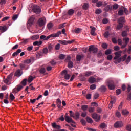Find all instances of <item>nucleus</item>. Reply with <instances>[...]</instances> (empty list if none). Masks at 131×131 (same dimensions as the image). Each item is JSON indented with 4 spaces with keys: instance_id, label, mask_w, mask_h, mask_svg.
Wrapping results in <instances>:
<instances>
[{
    "instance_id": "nucleus-54",
    "label": "nucleus",
    "mask_w": 131,
    "mask_h": 131,
    "mask_svg": "<svg viewBox=\"0 0 131 131\" xmlns=\"http://www.w3.org/2000/svg\"><path fill=\"white\" fill-rule=\"evenodd\" d=\"M130 61H131V57H130V56H129L126 58L125 62H126V64H128V63H129V62H130Z\"/></svg>"
},
{
    "instance_id": "nucleus-29",
    "label": "nucleus",
    "mask_w": 131,
    "mask_h": 131,
    "mask_svg": "<svg viewBox=\"0 0 131 131\" xmlns=\"http://www.w3.org/2000/svg\"><path fill=\"white\" fill-rule=\"evenodd\" d=\"M123 27V24L121 23H119L118 25L117 26V29L119 30V29H121Z\"/></svg>"
},
{
    "instance_id": "nucleus-4",
    "label": "nucleus",
    "mask_w": 131,
    "mask_h": 131,
    "mask_svg": "<svg viewBox=\"0 0 131 131\" xmlns=\"http://www.w3.org/2000/svg\"><path fill=\"white\" fill-rule=\"evenodd\" d=\"M106 83L110 90H114V89H115V85L114 84L113 80L108 79L106 80Z\"/></svg>"
},
{
    "instance_id": "nucleus-58",
    "label": "nucleus",
    "mask_w": 131,
    "mask_h": 131,
    "mask_svg": "<svg viewBox=\"0 0 131 131\" xmlns=\"http://www.w3.org/2000/svg\"><path fill=\"white\" fill-rule=\"evenodd\" d=\"M105 54L106 55H110V54H111V50L110 49H107L105 51Z\"/></svg>"
},
{
    "instance_id": "nucleus-6",
    "label": "nucleus",
    "mask_w": 131,
    "mask_h": 131,
    "mask_svg": "<svg viewBox=\"0 0 131 131\" xmlns=\"http://www.w3.org/2000/svg\"><path fill=\"white\" fill-rule=\"evenodd\" d=\"M12 77H13V74L11 73L9 75L7 76V78L4 79L3 81L6 84H11V80H12Z\"/></svg>"
},
{
    "instance_id": "nucleus-20",
    "label": "nucleus",
    "mask_w": 131,
    "mask_h": 131,
    "mask_svg": "<svg viewBox=\"0 0 131 131\" xmlns=\"http://www.w3.org/2000/svg\"><path fill=\"white\" fill-rule=\"evenodd\" d=\"M99 90L100 92H102V93H105L107 89L106 88V86L102 85L99 89Z\"/></svg>"
},
{
    "instance_id": "nucleus-57",
    "label": "nucleus",
    "mask_w": 131,
    "mask_h": 131,
    "mask_svg": "<svg viewBox=\"0 0 131 131\" xmlns=\"http://www.w3.org/2000/svg\"><path fill=\"white\" fill-rule=\"evenodd\" d=\"M42 52L43 54H48V52H49V50H48V48H44L43 49Z\"/></svg>"
},
{
    "instance_id": "nucleus-22",
    "label": "nucleus",
    "mask_w": 131,
    "mask_h": 131,
    "mask_svg": "<svg viewBox=\"0 0 131 131\" xmlns=\"http://www.w3.org/2000/svg\"><path fill=\"white\" fill-rule=\"evenodd\" d=\"M91 35H93V36H95V35H96V28L93 27L91 29Z\"/></svg>"
},
{
    "instance_id": "nucleus-46",
    "label": "nucleus",
    "mask_w": 131,
    "mask_h": 131,
    "mask_svg": "<svg viewBox=\"0 0 131 131\" xmlns=\"http://www.w3.org/2000/svg\"><path fill=\"white\" fill-rule=\"evenodd\" d=\"M54 46L52 44L48 45V50L49 52H52V50H53V47Z\"/></svg>"
},
{
    "instance_id": "nucleus-47",
    "label": "nucleus",
    "mask_w": 131,
    "mask_h": 131,
    "mask_svg": "<svg viewBox=\"0 0 131 131\" xmlns=\"http://www.w3.org/2000/svg\"><path fill=\"white\" fill-rule=\"evenodd\" d=\"M129 112L126 110H123L122 111V114L123 115H127V114H128Z\"/></svg>"
},
{
    "instance_id": "nucleus-21",
    "label": "nucleus",
    "mask_w": 131,
    "mask_h": 131,
    "mask_svg": "<svg viewBox=\"0 0 131 131\" xmlns=\"http://www.w3.org/2000/svg\"><path fill=\"white\" fill-rule=\"evenodd\" d=\"M91 75H93V72L89 71L84 73V76L85 77H89V76H91Z\"/></svg>"
},
{
    "instance_id": "nucleus-60",
    "label": "nucleus",
    "mask_w": 131,
    "mask_h": 131,
    "mask_svg": "<svg viewBox=\"0 0 131 131\" xmlns=\"http://www.w3.org/2000/svg\"><path fill=\"white\" fill-rule=\"evenodd\" d=\"M59 58L61 60H64L65 59V55H64V54H60V55H59Z\"/></svg>"
},
{
    "instance_id": "nucleus-44",
    "label": "nucleus",
    "mask_w": 131,
    "mask_h": 131,
    "mask_svg": "<svg viewBox=\"0 0 131 131\" xmlns=\"http://www.w3.org/2000/svg\"><path fill=\"white\" fill-rule=\"evenodd\" d=\"M10 98L11 101H14L15 100V96L12 93L10 94Z\"/></svg>"
},
{
    "instance_id": "nucleus-7",
    "label": "nucleus",
    "mask_w": 131,
    "mask_h": 131,
    "mask_svg": "<svg viewBox=\"0 0 131 131\" xmlns=\"http://www.w3.org/2000/svg\"><path fill=\"white\" fill-rule=\"evenodd\" d=\"M32 10L33 12L37 14H40V12H41V9H40V7L37 5H34Z\"/></svg>"
},
{
    "instance_id": "nucleus-38",
    "label": "nucleus",
    "mask_w": 131,
    "mask_h": 131,
    "mask_svg": "<svg viewBox=\"0 0 131 131\" xmlns=\"http://www.w3.org/2000/svg\"><path fill=\"white\" fill-rule=\"evenodd\" d=\"M96 6L97 7H98V8L102 7V6H103V2L102 1H99L98 2H97Z\"/></svg>"
},
{
    "instance_id": "nucleus-11",
    "label": "nucleus",
    "mask_w": 131,
    "mask_h": 131,
    "mask_svg": "<svg viewBox=\"0 0 131 131\" xmlns=\"http://www.w3.org/2000/svg\"><path fill=\"white\" fill-rule=\"evenodd\" d=\"M92 117L95 120L96 122L100 121V115H98L97 113H94L92 114Z\"/></svg>"
},
{
    "instance_id": "nucleus-1",
    "label": "nucleus",
    "mask_w": 131,
    "mask_h": 131,
    "mask_svg": "<svg viewBox=\"0 0 131 131\" xmlns=\"http://www.w3.org/2000/svg\"><path fill=\"white\" fill-rule=\"evenodd\" d=\"M61 34H62V32H61V31H59L57 32V33H53L47 36L42 35L40 36V39L47 41L49 40V39H50V38H51V37H59V36H60Z\"/></svg>"
},
{
    "instance_id": "nucleus-32",
    "label": "nucleus",
    "mask_w": 131,
    "mask_h": 131,
    "mask_svg": "<svg viewBox=\"0 0 131 131\" xmlns=\"http://www.w3.org/2000/svg\"><path fill=\"white\" fill-rule=\"evenodd\" d=\"M82 58H83V55H77L76 56L77 61H80Z\"/></svg>"
},
{
    "instance_id": "nucleus-52",
    "label": "nucleus",
    "mask_w": 131,
    "mask_h": 131,
    "mask_svg": "<svg viewBox=\"0 0 131 131\" xmlns=\"http://www.w3.org/2000/svg\"><path fill=\"white\" fill-rule=\"evenodd\" d=\"M33 78H33L32 76H30L28 79V83H30V82H31L32 80H33Z\"/></svg>"
},
{
    "instance_id": "nucleus-9",
    "label": "nucleus",
    "mask_w": 131,
    "mask_h": 131,
    "mask_svg": "<svg viewBox=\"0 0 131 131\" xmlns=\"http://www.w3.org/2000/svg\"><path fill=\"white\" fill-rule=\"evenodd\" d=\"M34 19L35 18L34 16H31L28 23L27 24V28H29L31 26H32L33 25V22H34Z\"/></svg>"
},
{
    "instance_id": "nucleus-42",
    "label": "nucleus",
    "mask_w": 131,
    "mask_h": 131,
    "mask_svg": "<svg viewBox=\"0 0 131 131\" xmlns=\"http://www.w3.org/2000/svg\"><path fill=\"white\" fill-rule=\"evenodd\" d=\"M89 112L90 113H93V112H95V107H90L89 108Z\"/></svg>"
},
{
    "instance_id": "nucleus-24",
    "label": "nucleus",
    "mask_w": 131,
    "mask_h": 131,
    "mask_svg": "<svg viewBox=\"0 0 131 131\" xmlns=\"http://www.w3.org/2000/svg\"><path fill=\"white\" fill-rule=\"evenodd\" d=\"M74 115V119H76V120L79 119V116H80V114L77 112L75 113Z\"/></svg>"
},
{
    "instance_id": "nucleus-13",
    "label": "nucleus",
    "mask_w": 131,
    "mask_h": 131,
    "mask_svg": "<svg viewBox=\"0 0 131 131\" xmlns=\"http://www.w3.org/2000/svg\"><path fill=\"white\" fill-rule=\"evenodd\" d=\"M19 66L21 70H27V69L29 68V66H28V65L23 64V63H20L19 64Z\"/></svg>"
},
{
    "instance_id": "nucleus-12",
    "label": "nucleus",
    "mask_w": 131,
    "mask_h": 131,
    "mask_svg": "<svg viewBox=\"0 0 131 131\" xmlns=\"http://www.w3.org/2000/svg\"><path fill=\"white\" fill-rule=\"evenodd\" d=\"M64 117L66 121L68 123H75V122L72 120V118H71L69 116H65Z\"/></svg>"
},
{
    "instance_id": "nucleus-5",
    "label": "nucleus",
    "mask_w": 131,
    "mask_h": 131,
    "mask_svg": "<svg viewBox=\"0 0 131 131\" xmlns=\"http://www.w3.org/2000/svg\"><path fill=\"white\" fill-rule=\"evenodd\" d=\"M126 58H127V55L125 54L124 56L119 58L117 60L114 61L115 64H119L122 61V62H124L125 60H126Z\"/></svg>"
},
{
    "instance_id": "nucleus-17",
    "label": "nucleus",
    "mask_w": 131,
    "mask_h": 131,
    "mask_svg": "<svg viewBox=\"0 0 131 131\" xmlns=\"http://www.w3.org/2000/svg\"><path fill=\"white\" fill-rule=\"evenodd\" d=\"M52 126L54 129H61V126H60L59 125H57L56 123H53L52 124Z\"/></svg>"
},
{
    "instance_id": "nucleus-45",
    "label": "nucleus",
    "mask_w": 131,
    "mask_h": 131,
    "mask_svg": "<svg viewBox=\"0 0 131 131\" xmlns=\"http://www.w3.org/2000/svg\"><path fill=\"white\" fill-rule=\"evenodd\" d=\"M27 82V79H24V80H23L21 83L24 86H25V85H26Z\"/></svg>"
},
{
    "instance_id": "nucleus-8",
    "label": "nucleus",
    "mask_w": 131,
    "mask_h": 131,
    "mask_svg": "<svg viewBox=\"0 0 131 131\" xmlns=\"http://www.w3.org/2000/svg\"><path fill=\"white\" fill-rule=\"evenodd\" d=\"M61 75L62 76H64V79H66L67 80H68L69 78H70V75L68 74V72H67V70H64L62 72H61Z\"/></svg>"
},
{
    "instance_id": "nucleus-25",
    "label": "nucleus",
    "mask_w": 131,
    "mask_h": 131,
    "mask_svg": "<svg viewBox=\"0 0 131 131\" xmlns=\"http://www.w3.org/2000/svg\"><path fill=\"white\" fill-rule=\"evenodd\" d=\"M21 75H22V74H21V70H20V69L17 70L15 73V76L19 77L21 76Z\"/></svg>"
},
{
    "instance_id": "nucleus-40",
    "label": "nucleus",
    "mask_w": 131,
    "mask_h": 131,
    "mask_svg": "<svg viewBox=\"0 0 131 131\" xmlns=\"http://www.w3.org/2000/svg\"><path fill=\"white\" fill-rule=\"evenodd\" d=\"M110 35L109 32L106 31L104 33V37L105 38H108V37Z\"/></svg>"
},
{
    "instance_id": "nucleus-51",
    "label": "nucleus",
    "mask_w": 131,
    "mask_h": 131,
    "mask_svg": "<svg viewBox=\"0 0 131 131\" xmlns=\"http://www.w3.org/2000/svg\"><path fill=\"white\" fill-rule=\"evenodd\" d=\"M40 73L43 74L46 73V69L42 68L40 69Z\"/></svg>"
},
{
    "instance_id": "nucleus-61",
    "label": "nucleus",
    "mask_w": 131,
    "mask_h": 131,
    "mask_svg": "<svg viewBox=\"0 0 131 131\" xmlns=\"http://www.w3.org/2000/svg\"><path fill=\"white\" fill-rule=\"evenodd\" d=\"M59 42L61 45H67V42L66 41V40H59Z\"/></svg>"
},
{
    "instance_id": "nucleus-14",
    "label": "nucleus",
    "mask_w": 131,
    "mask_h": 131,
    "mask_svg": "<svg viewBox=\"0 0 131 131\" xmlns=\"http://www.w3.org/2000/svg\"><path fill=\"white\" fill-rule=\"evenodd\" d=\"M123 126V123L121 121H118L114 124V126L116 128H118V127H121Z\"/></svg>"
},
{
    "instance_id": "nucleus-48",
    "label": "nucleus",
    "mask_w": 131,
    "mask_h": 131,
    "mask_svg": "<svg viewBox=\"0 0 131 131\" xmlns=\"http://www.w3.org/2000/svg\"><path fill=\"white\" fill-rule=\"evenodd\" d=\"M119 7L118 4H115L114 5L112 6V9L113 10H117L118 8Z\"/></svg>"
},
{
    "instance_id": "nucleus-34",
    "label": "nucleus",
    "mask_w": 131,
    "mask_h": 131,
    "mask_svg": "<svg viewBox=\"0 0 131 131\" xmlns=\"http://www.w3.org/2000/svg\"><path fill=\"white\" fill-rule=\"evenodd\" d=\"M68 68L71 69L73 67V62L71 61H69L68 64Z\"/></svg>"
},
{
    "instance_id": "nucleus-10",
    "label": "nucleus",
    "mask_w": 131,
    "mask_h": 131,
    "mask_svg": "<svg viewBox=\"0 0 131 131\" xmlns=\"http://www.w3.org/2000/svg\"><path fill=\"white\" fill-rule=\"evenodd\" d=\"M38 25L40 27L42 26H45L46 25V18H40L38 21Z\"/></svg>"
},
{
    "instance_id": "nucleus-62",
    "label": "nucleus",
    "mask_w": 131,
    "mask_h": 131,
    "mask_svg": "<svg viewBox=\"0 0 131 131\" xmlns=\"http://www.w3.org/2000/svg\"><path fill=\"white\" fill-rule=\"evenodd\" d=\"M6 3H7V1L6 0H1L0 5H1L2 6L6 5Z\"/></svg>"
},
{
    "instance_id": "nucleus-49",
    "label": "nucleus",
    "mask_w": 131,
    "mask_h": 131,
    "mask_svg": "<svg viewBox=\"0 0 131 131\" xmlns=\"http://www.w3.org/2000/svg\"><path fill=\"white\" fill-rule=\"evenodd\" d=\"M123 13H124V11L122 9L118 11V15L119 16H122L123 15Z\"/></svg>"
},
{
    "instance_id": "nucleus-35",
    "label": "nucleus",
    "mask_w": 131,
    "mask_h": 131,
    "mask_svg": "<svg viewBox=\"0 0 131 131\" xmlns=\"http://www.w3.org/2000/svg\"><path fill=\"white\" fill-rule=\"evenodd\" d=\"M121 53H122V52L118 51V52H117L115 53V55L117 57H118L119 58H120V57H121Z\"/></svg>"
},
{
    "instance_id": "nucleus-56",
    "label": "nucleus",
    "mask_w": 131,
    "mask_h": 131,
    "mask_svg": "<svg viewBox=\"0 0 131 131\" xmlns=\"http://www.w3.org/2000/svg\"><path fill=\"white\" fill-rule=\"evenodd\" d=\"M96 87H97V85H96V84H92L90 85V90H95Z\"/></svg>"
},
{
    "instance_id": "nucleus-36",
    "label": "nucleus",
    "mask_w": 131,
    "mask_h": 131,
    "mask_svg": "<svg viewBox=\"0 0 131 131\" xmlns=\"http://www.w3.org/2000/svg\"><path fill=\"white\" fill-rule=\"evenodd\" d=\"M53 27H54V25L52 23H49L47 25V28H48L49 29H52V28H53Z\"/></svg>"
},
{
    "instance_id": "nucleus-15",
    "label": "nucleus",
    "mask_w": 131,
    "mask_h": 131,
    "mask_svg": "<svg viewBox=\"0 0 131 131\" xmlns=\"http://www.w3.org/2000/svg\"><path fill=\"white\" fill-rule=\"evenodd\" d=\"M34 60V58L31 57L29 59L25 60L24 61V64H30L31 63H32V62H33Z\"/></svg>"
},
{
    "instance_id": "nucleus-41",
    "label": "nucleus",
    "mask_w": 131,
    "mask_h": 131,
    "mask_svg": "<svg viewBox=\"0 0 131 131\" xmlns=\"http://www.w3.org/2000/svg\"><path fill=\"white\" fill-rule=\"evenodd\" d=\"M102 13V10L101 9H97L95 11L96 15H100Z\"/></svg>"
},
{
    "instance_id": "nucleus-3",
    "label": "nucleus",
    "mask_w": 131,
    "mask_h": 131,
    "mask_svg": "<svg viewBox=\"0 0 131 131\" xmlns=\"http://www.w3.org/2000/svg\"><path fill=\"white\" fill-rule=\"evenodd\" d=\"M88 52L89 53H88V57L90 58V55H91V54H97V53L98 52V49L94 47L93 45H91L89 46Z\"/></svg>"
},
{
    "instance_id": "nucleus-18",
    "label": "nucleus",
    "mask_w": 131,
    "mask_h": 131,
    "mask_svg": "<svg viewBox=\"0 0 131 131\" xmlns=\"http://www.w3.org/2000/svg\"><path fill=\"white\" fill-rule=\"evenodd\" d=\"M105 12H109V11H112V6L107 5L106 7L104 8Z\"/></svg>"
},
{
    "instance_id": "nucleus-63",
    "label": "nucleus",
    "mask_w": 131,
    "mask_h": 131,
    "mask_svg": "<svg viewBox=\"0 0 131 131\" xmlns=\"http://www.w3.org/2000/svg\"><path fill=\"white\" fill-rule=\"evenodd\" d=\"M86 98L87 99V100H91V98H92V94H88L86 95Z\"/></svg>"
},
{
    "instance_id": "nucleus-33",
    "label": "nucleus",
    "mask_w": 131,
    "mask_h": 131,
    "mask_svg": "<svg viewBox=\"0 0 131 131\" xmlns=\"http://www.w3.org/2000/svg\"><path fill=\"white\" fill-rule=\"evenodd\" d=\"M88 108H89V106L87 105H83L81 106V109L83 111H86V110H88Z\"/></svg>"
},
{
    "instance_id": "nucleus-2",
    "label": "nucleus",
    "mask_w": 131,
    "mask_h": 131,
    "mask_svg": "<svg viewBox=\"0 0 131 131\" xmlns=\"http://www.w3.org/2000/svg\"><path fill=\"white\" fill-rule=\"evenodd\" d=\"M123 41L121 39H118V43L119 46H121V49H124V48H126V46L128 44V42H129V38L127 37L123 39Z\"/></svg>"
},
{
    "instance_id": "nucleus-59",
    "label": "nucleus",
    "mask_w": 131,
    "mask_h": 131,
    "mask_svg": "<svg viewBox=\"0 0 131 131\" xmlns=\"http://www.w3.org/2000/svg\"><path fill=\"white\" fill-rule=\"evenodd\" d=\"M100 128H105V127H106V124H105V123H102L100 125Z\"/></svg>"
},
{
    "instance_id": "nucleus-37",
    "label": "nucleus",
    "mask_w": 131,
    "mask_h": 131,
    "mask_svg": "<svg viewBox=\"0 0 131 131\" xmlns=\"http://www.w3.org/2000/svg\"><path fill=\"white\" fill-rule=\"evenodd\" d=\"M16 90L17 92H20V90H22L23 89V86L21 85H18L16 86Z\"/></svg>"
},
{
    "instance_id": "nucleus-23",
    "label": "nucleus",
    "mask_w": 131,
    "mask_h": 131,
    "mask_svg": "<svg viewBox=\"0 0 131 131\" xmlns=\"http://www.w3.org/2000/svg\"><path fill=\"white\" fill-rule=\"evenodd\" d=\"M75 11L72 9H69L68 11V14L69 16H72L73 14H74V12Z\"/></svg>"
},
{
    "instance_id": "nucleus-26",
    "label": "nucleus",
    "mask_w": 131,
    "mask_h": 131,
    "mask_svg": "<svg viewBox=\"0 0 131 131\" xmlns=\"http://www.w3.org/2000/svg\"><path fill=\"white\" fill-rule=\"evenodd\" d=\"M90 7V4L89 3H84L82 6V8L83 10H88Z\"/></svg>"
},
{
    "instance_id": "nucleus-64",
    "label": "nucleus",
    "mask_w": 131,
    "mask_h": 131,
    "mask_svg": "<svg viewBox=\"0 0 131 131\" xmlns=\"http://www.w3.org/2000/svg\"><path fill=\"white\" fill-rule=\"evenodd\" d=\"M81 123H82V125H85L86 122H85V120L82 119H81Z\"/></svg>"
},
{
    "instance_id": "nucleus-53",
    "label": "nucleus",
    "mask_w": 131,
    "mask_h": 131,
    "mask_svg": "<svg viewBox=\"0 0 131 131\" xmlns=\"http://www.w3.org/2000/svg\"><path fill=\"white\" fill-rule=\"evenodd\" d=\"M61 45H60V43H58L57 44L55 47V49L56 51H58L59 50H60V47Z\"/></svg>"
},
{
    "instance_id": "nucleus-19",
    "label": "nucleus",
    "mask_w": 131,
    "mask_h": 131,
    "mask_svg": "<svg viewBox=\"0 0 131 131\" xmlns=\"http://www.w3.org/2000/svg\"><path fill=\"white\" fill-rule=\"evenodd\" d=\"M39 38V35H34L31 37V39L32 40H36L37 39H38Z\"/></svg>"
},
{
    "instance_id": "nucleus-28",
    "label": "nucleus",
    "mask_w": 131,
    "mask_h": 131,
    "mask_svg": "<svg viewBox=\"0 0 131 131\" xmlns=\"http://www.w3.org/2000/svg\"><path fill=\"white\" fill-rule=\"evenodd\" d=\"M33 46H40V45H42V41H36L33 42Z\"/></svg>"
},
{
    "instance_id": "nucleus-50",
    "label": "nucleus",
    "mask_w": 131,
    "mask_h": 131,
    "mask_svg": "<svg viewBox=\"0 0 131 131\" xmlns=\"http://www.w3.org/2000/svg\"><path fill=\"white\" fill-rule=\"evenodd\" d=\"M102 48H103V49H106L108 48V44L106 43H103L102 44Z\"/></svg>"
},
{
    "instance_id": "nucleus-43",
    "label": "nucleus",
    "mask_w": 131,
    "mask_h": 131,
    "mask_svg": "<svg viewBox=\"0 0 131 131\" xmlns=\"http://www.w3.org/2000/svg\"><path fill=\"white\" fill-rule=\"evenodd\" d=\"M122 36L123 37H125V36H127V32L126 31H123L122 32Z\"/></svg>"
},
{
    "instance_id": "nucleus-27",
    "label": "nucleus",
    "mask_w": 131,
    "mask_h": 131,
    "mask_svg": "<svg viewBox=\"0 0 131 131\" xmlns=\"http://www.w3.org/2000/svg\"><path fill=\"white\" fill-rule=\"evenodd\" d=\"M90 83H95L96 82V78L94 77H90L89 79Z\"/></svg>"
},
{
    "instance_id": "nucleus-31",
    "label": "nucleus",
    "mask_w": 131,
    "mask_h": 131,
    "mask_svg": "<svg viewBox=\"0 0 131 131\" xmlns=\"http://www.w3.org/2000/svg\"><path fill=\"white\" fill-rule=\"evenodd\" d=\"M115 101H111L110 104H108L109 109H112L113 104H115Z\"/></svg>"
},
{
    "instance_id": "nucleus-30",
    "label": "nucleus",
    "mask_w": 131,
    "mask_h": 131,
    "mask_svg": "<svg viewBox=\"0 0 131 131\" xmlns=\"http://www.w3.org/2000/svg\"><path fill=\"white\" fill-rule=\"evenodd\" d=\"M82 29L80 28H75L74 30V33H79L80 31H81Z\"/></svg>"
},
{
    "instance_id": "nucleus-55",
    "label": "nucleus",
    "mask_w": 131,
    "mask_h": 131,
    "mask_svg": "<svg viewBox=\"0 0 131 131\" xmlns=\"http://www.w3.org/2000/svg\"><path fill=\"white\" fill-rule=\"evenodd\" d=\"M125 18L123 17H121L119 19V21L120 23H121V22H125Z\"/></svg>"
},
{
    "instance_id": "nucleus-39",
    "label": "nucleus",
    "mask_w": 131,
    "mask_h": 131,
    "mask_svg": "<svg viewBox=\"0 0 131 131\" xmlns=\"http://www.w3.org/2000/svg\"><path fill=\"white\" fill-rule=\"evenodd\" d=\"M86 120L87 121V122H88V123H93V120L92 119V118L87 117L86 118Z\"/></svg>"
},
{
    "instance_id": "nucleus-16",
    "label": "nucleus",
    "mask_w": 131,
    "mask_h": 131,
    "mask_svg": "<svg viewBox=\"0 0 131 131\" xmlns=\"http://www.w3.org/2000/svg\"><path fill=\"white\" fill-rule=\"evenodd\" d=\"M8 30V28L6 26H0V32L1 33H4V32H6Z\"/></svg>"
}]
</instances>
